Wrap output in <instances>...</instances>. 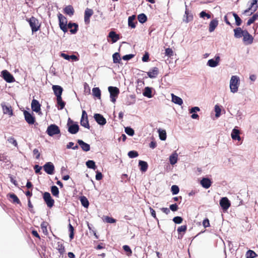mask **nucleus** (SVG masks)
Returning a JSON list of instances; mask_svg holds the SVG:
<instances>
[{"label": "nucleus", "instance_id": "1", "mask_svg": "<svg viewBox=\"0 0 258 258\" xmlns=\"http://www.w3.org/2000/svg\"><path fill=\"white\" fill-rule=\"evenodd\" d=\"M240 82V78L238 76H232L229 82V87L231 93H235L237 92Z\"/></svg>", "mask_w": 258, "mask_h": 258}, {"label": "nucleus", "instance_id": "2", "mask_svg": "<svg viewBox=\"0 0 258 258\" xmlns=\"http://www.w3.org/2000/svg\"><path fill=\"white\" fill-rule=\"evenodd\" d=\"M108 90L110 94V98L111 102L115 103L116 102V99L119 93L118 88L116 87L109 86L108 88Z\"/></svg>", "mask_w": 258, "mask_h": 258}, {"label": "nucleus", "instance_id": "3", "mask_svg": "<svg viewBox=\"0 0 258 258\" xmlns=\"http://www.w3.org/2000/svg\"><path fill=\"white\" fill-rule=\"evenodd\" d=\"M27 21L29 23L33 32H36L39 29L40 25L36 18L32 17L29 19H28Z\"/></svg>", "mask_w": 258, "mask_h": 258}, {"label": "nucleus", "instance_id": "4", "mask_svg": "<svg viewBox=\"0 0 258 258\" xmlns=\"http://www.w3.org/2000/svg\"><path fill=\"white\" fill-rule=\"evenodd\" d=\"M46 133L49 136H53L59 134L60 130L56 125L51 124L48 126Z\"/></svg>", "mask_w": 258, "mask_h": 258}, {"label": "nucleus", "instance_id": "5", "mask_svg": "<svg viewBox=\"0 0 258 258\" xmlns=\"http://www.w3.org/2000/svg\"><path fill=\"white\" fill-rule=\"evenodd\" d=\"M257 3V0H252L250 7L247 10H245L244 13L249 15L256 11L258 7Z\"/></svg>", "mask_w": 258, "mask_h": 258}, {"label": "nucleus", "instance_id": "6", "mask_svg": "<svg viewBox=\"0 0 258 258\" xmlns=\"http://www.w3.org/2000/svg\"><path fill=\"white\" fill-rule=\"evenodd\" d=\"M43 199L48 207L51 208L53 206L54 201L49 192H45L44 193Z\"/></svg>", "mask_w": 258, "mask_h": 258}, {"label": "nucleus", "instance_id": "7", "mask_svg": "<svg viewBox=\"0 0 258 258\" xmlns=\"http://www.w3.org/2000/svg\"><path fill=\"white\" fill-rule=\"evenodd\" d=\"M58 19L59 22V27L60 29L64 32H66L68 31L67 27V20L61 14L58 15Z\"/></svg>", "mask_w": 258, "mask_h": 258}, {"label": "nucleus", "instance_id": "8", "mask_svg": "<svg viewBox=\"0 0 258 258\" xmlns=\"http://www.w3.org/2000/svg\"><path fill=\"white\" fill-rule=\"evenodd\" d=\"M81 124L86 128H90L87 114L85 110H83L82 111V117L81 119Z\"/></svg>", "mask_w": 258, "mask_h": 258}, {"label": "nucleus", "instance_id": "9", "mask_svg": "<svg viewBox=\"0 0 258 258\" xmlns=\"http://www.w3.org/2000/svg\"><path fill=\"white\" fill-rule=\"evenodd\" d=\"M2 75L4 79L8 83H12L15 81L13 76L7 70L3 71Z\"/></svg>", "mask_w": 258, "mask_h": 258}, {"label": "nucleus", "instance_id": "10", "mask_svg": "<svg viewBox=\"0 0 258 258\" xmlns=\"http://www.w3.org/2000/svg\"><path fill=\"white\" fill-rule=\"evenodd\" d=\"M253 41V38L251 35H250L248 32L245 31L244 35L243 36V41L245 45H249L252 43Z\"/></svg>", "mask_w": 258, "mask_h": 258}, {"label": "nucleus", "instance_id": "11", "mask_svg": "<svg viewBox=\"0 0 258 258\" xmlns=\"http://www.w3.org/2000/svg\"><path fill=\"white\" fill-rule=\"evenodd\" d=\"M220 57L219 55H216L214 59H210L207 62V66L211 68L217 67L220 62Z\"/></svg>", "mask_w": 258, "mask_h": 258}, {"label": "nucleus", "instance_id": "12", "mask_svg": "<svg viewBox=\"0 0 258 258\" xmlns=\"http://www.w3.org/2000/svg\"><path fill=\"white\" fill-rule=\"evenodd\" d=\"M24 115L25 119L28 123L29 124H33L34 123L35 119L31 113L25 110L24 111Z\"/></svg>", "mask_w": 258, "mask_h": 258}, {"label": "nucleus", "instance_id": "13", "mask_svg": "<svg viewBox=\"0 0 258 258\" xmlns=\"http://www.w3.org/2000/svg\"><path fill=\"white\" fill-rule=\"evenodd\" d=\"M220 205L224 210H227L230 207L231 204L227 198L224 197L220 200Z\"/></svg>", "mask_w": 258, "mask_h": 258}, {"label": "nucleus", "instance_id": "14", "mask_svg": "<svg viewBox=\"0 0 258 258\" xmlns=\"http://www.w3.org/2000/svg\"><path fill=\"white\" fill-rule=\"evenodd\" d=\"M44 171L48 174H52L54 170V167L51 162H47L44 166Z\"/></svg>", "mask_w": 258, "mask_h": 258}, {"label": "nucleus", "instance_id": "15", "mask_svg": "<svg viewBox=\"0 0 258 258\" xmlns=\"http://www.w3.org/2000/svg\"><path fill=\"white\" fill-rule=\"evenodd\" d=\"M94 117L96 121L101 125H103L105 124L106 123V119L102 115L100 114H95L94 115Z\"/></svg>", "mask_w": 258, "mask_h": 258}, {"label": "nucleus", "instance_id": "16", "mask_svg": "<svg viewBox=\"0 0 258 258\" xmlns=\"http://www.w3.org/2000/svg\"><path fill=\"white\" fill-rule=\"evenodd\" d=\"M93 14V11L92 9L87 8L85 11L84 22L86 24L90 23V18Z\"/></svg>", "mask_w": 258, "mask_h": 258}, {"label": "nucleus", "instance_id": "17", "mask_svg": "<svg viewBox=\"0 0 258 258\" xmlns=\"http://www.w3.org/2000/svg\"><path fill=\"white\" fill-rule=\"evenodd\" d=\"M52 88L55 95L56 96V98L61 97L63 89L61 86L58 85H53Z\"/></svg>", "mask_w": 258, "mask_h": 258}, {"label": "nucleus", "instance_id": "18", "mask_svg": "<svg viewBox=\"0 0 258 258\" xmlns=\"http://www.w3.org/2000/svg\"><path fill=\"white\" fill-rule=\"evenodd\" d=\"M1 106L4 114H8L10 116L13 115V110L11 106L7 105L5 102L2 103Z\"/></svg>", "mask_w": 258, "mask_h": 258}, {"label": "nucleus", "instance_id": "19", "mask_svg": "<svg viewBox=\"0 0 258 258\" xmlns=\"http://www.w3.org/2000/svg\"><path fill=\"white\" fill-rule=\"evenodd\" d=\"M246 31L243 30L241 28L238 27L234 29V37L236 38H240L243 36L244 34Z\"/></svg>", "mask_w": 258, "mask_h": 258}, {"label": "nucleus", "instance_id": "20", "mask_svg": "<svg viewBox=\"0 0 258 258\" xmlns=\"http://www.w3.org/2000/svg\"><path fill=\"white\" fill-rule=\"evenodd\" d=\"M202 186L205 188H209L212 184L211 180L208 178H203L200 181Z\"/></svg>", "mask_w": 258, "mask_h": 258}, {"label": "nucleus", "instance_id": "21", "mask_svg": "<svg viewBox=\"0 0 258 258\" xmlns=\"http://www.w3.org/2000/svg\"><path fill=\"white\" fill-rule=\"evenodd\" d=\"M31 108L33 111L38 112L40 110V104L37 100L33 99L31 103Z\"/></svg>", "mask_w": 258, "mask_h": 258}, {"label": "nucleus", "instance_id": "22", "mask_svg": "<svg viewBox=\"0 0 258 258\" xmlns=\"http://www.w3.org/2000/svg\"><path fill=\"white\" fill-rule=\"evenodd\" d=\"M78 143L81 147L82 149L85 151H89L90 149V145L88 144L85 143L84 141L81 140H78Z\"/></svg>", "mask_w": 258, "mask_h": 258}, {"label": "nucleus", "instance_id": "23", "mask_svg": "<svg viewBox=\"0 0 258 258\" xmlns=\"http://www.w3.org/2000/svg\"><path fill=\"white\" fill-rule=\"evenodd\" d=\"M184 21L186 23H188L189 22L191 21L193 19V16L191 14H189V12L187 9V6L185 5V14L184 16Z\"/></svg>", "mask_w": 258, "mask_h": 258}, {"label": "nucleus", "instance_id": "24", "mask_svg": "<svg viewBox=\"0 0 258 258\" xmlns=\"http://www.w3.org/2000/svg\"><path fill=\"white\" fill-rule=\"evenodd\" d=\"M79 129V125L74 123L69 126L68 131L72 134H75L78 132Z\"/></svg>", "mask_w": 258, "mask_h": 258}, {"label": "nucleus", "instance_id": "25", "mask_svg": "<svg viewBox=\"0 0 258 258\" xmlns=\"http://www.w3.org/2000/svg\"><path fill=\"white\" fill-rule=\"evenodd\" d=\"M148 76L150 78H155L158 74V69L154 67L147 73Z\"/></svg>", "mask_w": 258, "mask_h": 258}, {"label": "nucleus", "instance_id": "26", "mask_svg": "<svg viewBox=\"0 0 258 258\" xmlns=\"http://www.w3.org/2000/svg\"><path fill=\"white\" fill-rule=\"evenodd\" d=\"M178 160V154L175 151L169 157V162L170 163L173 165L176 164Z\"/></svg>", "mask_w": 258, "mask_h": 258}, {"label": "nucleus", "instance_id": "27", "mask_svg": "<svg viewBox=\"0 0 258 258\" xmlns=\"http://www.w3.org/2000/svg\"><path fill=\"white\" fill-rule=\"evenodd\" d=\"M231 136L232 139L234 140L240 141L241 139L239 136V131L235 128L232 130Z\"/></svg>", "mask_w": 258, "mask_h": 258}, {"label": "nucleus", "instance_id": "28", "mask_svg": "<svg viewBox=\"0 0 258 258\" xmlns=\"http://www.w3.org/2000/svg\"><path fill=\"white\" fill-rule=\"evenodd\" d=\"M171 100L175 104L179 105H181L183 103V101L181 98L175 95L174 94H171Z\"/></svg>", "mask_w": 258, "mask_h": 258}, {"label": "nucleus", "instance_id": "29", "mask_svg": "<svg viewBox=\"0 0 258 258\" xmlns=\"http://www.w3.org/2000/svg\"><path fill=\"white\" fill-rule=\"evenodd\" d=\"M218 25V21L216 19L212 20L209 24V31L210 32H213Z\"/></svg>", "mask_w": 258, "mask_h": 258}, {"label": "nucleus", "instance_id": "30", "mask_svg": "<svg viewBox=\"0 0 258 258\" xmlns=\"http://www.w3.org/2000/svg\"><path fill=\"white\" fill-rule=\"evenodd\" d=\"M135 15H132L128 18V25L130 27L132 28H135L136 27L137 22H135Z\"/></svg>", "mask_w": 258, "mask_h": 258}, {"label": "nucleus", "instance_id": "31", "mask_svg": "<svg viewBox=\"0 0 258 258\" xmlns=\"http://www.w3.org/2000/svg\"><path fill=\"white\" fill-rule=\"evenodd\" d=\"M92 95L94 97L98 99L101 98V91L98 87L93 88L92 89Z\"/></svg>", "mask_w": 258, "mask_h": 258}, {"label": "nucleus", "instance_id": "32", "mask_svg": "<svg viewBox=\"0 0 258 258\" xmlns=\"http://www.w3.org/2000/svg\"><path fill=\"white\" fill-rule=\"evenodd\" d=\"M139 165L140 167V170L142 172H145L148 169V164L146 162L140 160L139 162Z\"/></svg>", "mask_w": 258, "mask_h": 258}, {"label": "nucleus", "instance_id": "33", "mask_svg": "<svg viewBox=\"0 0 258 258\" xmlns=\"http://www.w3.org/2000/svg\"><path fill=\"white\" fill-rule=\"evenodd\" d=\"M108 36L111 38L112 43L116 42L119 38V35L114 31H111L109 33Z\"/></svg>", "mask_w": 258, "mask_h": 258}, {"label": "nucleus", "instance_id": "34", "mask_svg": "<svg viewBox=\"0 0 258 258\" xmlns=\"http://www.w3.org/2000/svg\"><path fill=\"white\" fill-rule=\"evenodd\" d=\"M68 28L70 29V32L72 34H75L78 30V25L76 23H69L68 24Z\"/></svg>", "mask_w": 258, "mask_h": 258}, {"label": "nucleus", "instance_id": "35", "mask_svg": "<svg viewBox=\"0 0 258 258\" xmlns=\"http://www.w3.org/2000/svg\"><path fill=\"white\" fill-rule=\"evenodd\" d=\"M143 95L149 98L152 97L151 88L149 87H145L143 92Z\"/></svg>", "mask_w": 258, "mask_h": 258}, {"label": "nucleus", "instance_id": "36", "mask_svg": "<svg viewBox=\"0 0 258 258\" xmlns=\"http://www.w3.org/2000/svg\"><path fill=\"white\" fill-rule=\"evenodd\" d=\"M64 13L69 15L72 16L74 13V10L72 6H68L64 9Z\"/></svg>", "mask_w": 258, "mask_h": 258}, {"label": "nucleus", "instance_id": "37", "mask_svg": "<svg viewBox=\"0 0 258 258\" xmlns=\"http://www.w3.org/2000/svg\"><path fill=\"white\" fill-rule=\"evenodd\" d=\"M113 61L115 63H120L121 60L120 56L118 52H115L112 55Z\"/></svg>", "mask_w": 258, "mask_h": 258}, {"label": "nucleus", "instance_id": "38", "mask_svg": "<svg viewBox=\"0 0 258 258\" xmlns=\"http://www.w3.org/2000/svg\"><path fill=\"white\" fill-rule=\"evenodd\" d=\"M159 138L162 141H165L166 139V133L165 130H158Z\"/></svg>", "mask_w": 258, "mask_h": 258}, {"label": "nucleus", "instance_id": "39", "mask_svg": "<svg viewBox=\"0 0 258 258\" xmlns=\"http://www.w3.org/2000/svg\"><path fill=\"white\" fill-rule=\"evenodd\" d=\"M214 110L215 112V116L216 118H218L221 115V109L219 105L216 104L214 107Z\"/></svg>", "mask_w": 258, "mask_h": 258}, {"label": "nucleus", "instance_id": "40", "mask_svg": "<svg viewBox=\"0 0 258 258\" xmlns=\"http://www.w3.org/2000/svg\"><path fill=\"white\" fill-rule=\"evenodd\" d=\"M138 19L141 23H144L146 22L147 18L144 14H141L138 15Z\"/></svg>", "mask_w": 258, "mask_h": 258}, {"label": "nucleus", "instance_id": "41", "mask_svg": "<svg viewBox=\"0 0 258 258\" xmlns=\"http://www.w3.org/2000/svg\"><path fill=\"white\" fill-rule=\"evenodd\" d=\"M86 166L88 168L95 169L96 168V165L95 163L93 160H88L86 162Z\"/></svg>", "mask_w": 258, "mask_h": 258}, {"label": "nucleus", "instance_id": "42", "mask_svg": "<svg viewBox=\"0 0 258 258\" xmlns=\"http://www.w3.org/2000/svg\"><path fill=\"white\" fill-rule=\"evenodd\" d=\"M47 223L45 222H43L41 224V229L43 233L45 235H47L48 234L47 229Z\"/></svg>", "mask_w": 258, "mask_h": 258}, {"label": "nucleus", "instance_id": "43", "mask_svg": "<svg viewBox=\"0 0 258 258\" xmlns=\"http://www.w3.org/2000/svg\"><path fill=\"white\" fill-rule=\"evenodd\" d=\"M51 191L52 194L54 196L58 197L59 194V190L57 186L55 185L51 186Z\"/></svg>", "mask_w": 258, "mask_h": 258}, {"label": "nucleus", "instance_id": "44", "mask_svg": "<svg viewBox=\"0 0 258 258\" xmlns=\"http://www.w3.org/2000/svg\"><path fill=\"white\" fill-rule=\"evenodd\" d=\"M232 15L233 16V17H234L235 18V23H236V25L237 26H239L241 25V23H242V21L241 20V19L239 17V16L235 13H232Z\"/></svg>", "mask_w": 258, "mask_h": 258}, {"label": "nucleus", "instance_id": "45", "mask_svg": "<svg viewBox=\"0 0 258 258\" xmlns=\"http://www.w3.org/2000/svg\"><path fill=\"white\" fill-rule=\"evenodd\" d=\"M256 254L251 250H248L246 253V258H254L256 257Z\"/></svg>", "mask_w": 258, "mask_h": 258}, {"label": "nucleus", "instance_id": "46", "mask_svg": "<svg viewBox=\"0 0 258 258\" xmlns=\"http://www.w3.org/2000/svg\"><path fill=\"white\" fill-rule=\"evenodd\" d=\"M258 15L257 14H255L252 16V17H251L250 19H248L247 22V25L249 26L251 24H252L257 18Z\"/></svg>", "mask_w": 258, "mask_h": 258}, {"label": "nucleus", "instance_id": "47", "mask_svg": "<svg viewBox=\"0 0 258 258\" xmlns=\"http://www.w3.org/2000/svg\"><path fill=\"white\" fill-rule=\"evenodd\" d=\"M57 104L59 106L58 109H62L65 105V103L62 100L61 97L56 98Z\"/></svg>", "mask_w": 258, "mask_h": 258}, {"label": "nucleus", "instance_id": "48", "mask_svg": "<svg viewBox=\"0 0 258 258\" xmlns=\"http://www.w3.org/2000/svg\"><path fill=\"white\" fill-rule=\"evenodd\" d=\"M81 202L82 205L85 208H87L89 206V202L87 199L85 197H82L81 198Z\"/></svg>", "mask_w": 258, "mask_h": 258}, {"label": "nucleus", "instance_id": "49", "mask_svg": "<svg viewBox=\"0 0 258 258\" xmlns=\"http://www.w3.org/2000/svg\"><path fill=\"white\" fill-rule=\"evenodd\" d=\"M125 132L130 136H133L135 134L134 130L130 127H125Z\"/></svg>", "mask_w": 258, "mask_h": 258}, {"label": "nucleus", "instance_id": "50", "mask_svg": "<svg viewBox=\"0 0 258 258\" xmlns=\"http://www.w3.org/2000/svg\"><path fill=\"white\" fill-rule=\"evenodd\" d=\"M128 157L131 158H135L138 156L139 154L137 151H131L127 154Z\"/></svg>", "mask_w": 258, "mask_h": 258}, {"label": "nucleus", "instance_id": "51", "mask_svg": "<svg viewBox=\"0 0 258 258\" xmlns=\"http://www.w3.org/2000/svg\"><path fill=\"white\" fill-rule=\"evenodd\" d=\"M179 189L178 186L173 185L171 186V191L173 195H176L179 192Z\"/></svg>", "mask_w": 258, "mask_h": 258}, {"label": "nucleus", "instance_id": "52", "mask_svg": "<svg viewBox=\"0 0 258 258\" xmlns=\"http://www.w3.org/2000/svg\"><path fill=\"white\" fill-rule=\"evenodd\" d=\"M10 198L13 200L14 203H16L17 204H19L20 203V200L18 198L16 195L14 194H11L10 195Z\"/></svg>", "mask_w": 258, "mask_h": 258}, {"label": "nucleus", "instance_id": "53", "mask_svg": "<svg viewBox=\"0 0 258 258\" xmlns=\"http://www.w3.org/2000/svg\"><path fill=\"white\" fill-rule=\"evenodd\" d=\"M104 221L108 223H114L116 222V220L115 219L108 216L105 217Z\"/></svg>", "mask_w": 258, "mask_h": 258}, {"label": "nucleus", "instance_id": "54", "mask_svg": "<svg viewBox=\"0 0 258 258\" xmlns=\"http://www.w3.org/2000/svg\"><path fill=\"white\" fill-rule=\"evenodd\" d=\"M74 227L71 224H70L69 225V230L70 232L69 236L71 239H72L74 238Z\"/></svg>", "mask_w": 258, "mask_h": 258}, {"label": "nucleus", "instance_id": "55", "mask_svg": "<svg viewBox=\"0 0 258 258\" xmlns=\"http://www.w3.org/2000/svg\"><path fill=\"white\" fill-rule=\"evenodd\" d=\"M123 249L125 251L127 252V255L128 256L131 255V254L132 253V251L131 249L130 248V247L128 245H123Z\"/></svg>", "mask_w": 258, "mask_h": 258}, {"label": "nucleus", "instance_id": "56", "mask_svg": "<svg viewBox=\"0 0 258 258\" xmlns=\"http://www.w3.org/2000/svg\"><path fill=\"white\" fill-rule=\"evenodd\" d=\"M8 141L10 144H13L14 146L17 147L18 144L17 141L13 137H10L8 139Z\"/></svg>", "mask_w": 258, "mask_h": 258}, {"label": "nucleus", "instance_id": "57", "mask_svg": "<svg viewBox=\"0 0 258 258\" xmlns=\"http://www.w3.org/2000/svg\"><path fill=\"white\" fill-rule=\"evenodd\" d=\"M165 53L166 55L170 57L173 55V51L172 49L167 48L165 49Z\"/></svg>", "mask_w": 258, "mask_h": 258}, {"label": "nucleus", "instance_id": "58", "mask_svg": "<svg viewBox=\"0 0 258 258\" xmlns=\"http://www.w3.org/2000/svg\"><path fill=\"white\" fill-rule=\"evenodd\" d=\"M182 218L179 216L175 217L173 219V222L176 224H180L182 222Z\"/></svg>", "mask_w": 258, "mask_h": 258}, {"label": "nucleus", "instance_id": "59", "mask_svg": "<svg viewBox=\"0 0 258 258\" xmlns=\"http://www.w3.org/2000/svg\"><path fill=\"white\" fill-rule=\"evenodd\" d=\"M186 229H187V227L186 225H182L180 227H179L177 229V231L179 233L183 232H185L186 230Z\"/></svg>", "mask_w": 258, "mask_h": 258}, {"label": "nucleus", "instance_id": "60", "mask_svg": "<svg viewBox=\"0 0 258 258\" xmlns=\"http://www.w3.org/2000/svg\"><path fill=\"white\" fill-rule=\"evenodd\" d=\"M57 249L61 254H63L65 251L64 247L62 244L58 245Z\"/></svg>", "mask_w": 258, "mask_h": 258}, {"label": "nucleus", "instance_id": "61", "mask_svg": "<svg viewBox=\"0 0 258 258\" xmlns=\"http://www.w3.org/2000/svg\"><path fill=\"white\" fill-rule=\"evenodd\" d=\"M134 56V55L133 54H127L125 55L122 57V59L124 60H128L132 58Z\"/></svg>", "mask_w": 258, "mask_h": 258}, {"label": "nucleus", "instance_id": "62", "mask_svg": "<svg viewBox=\"0 0 258 258\" xmlns=\"http://www.w3.org/2000/svg\"><path fill=\"white\" fill-rule=\"evenodd\" d=\"M200 110V109L199 107H192L190 110H189V113H195V112H198Z\"/></svg>", "mask_w": 258, "mask_h": 258}, {"label": "nucleus", "instance_id": "63", "mask_svg": "<svg viewBox=\"0 0 258 258\" xmlns=\"http://www.w3.org/2000/svg\"><path fill=\"white\" fill-rule=\"evenodd\" d=\"M203 225L204 227H208L210 226V223L208 219H205L203 222Z\"/></svg>", "mask_w": 258, "mask_h": 258}, {"label": "nucleus", "instance_id": "64", "mask_svg": "<svg viewBox=\"0 0 258 258\" xmlns=\"http://www.w3.org/2000/svg\"><path fill=\"white\" fill-rule=\"evenodd\" d=\"M170 209L172 211H176L178 209L177 205L176 204L171 205L170 206Z\"/></svg>", "mask_w": 258, "mask_h": 258}]
</instances>
